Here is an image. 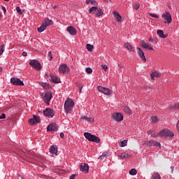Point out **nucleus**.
<instances>
[{"instance_id": "nucleus-33", "label": "nucleus", "mask_w": 179, "mask_h": 179, "mask_svg": "<svg viewBox=\"0 0 179 179\" xmlns=\"http://www.w3.org/2000/svg\"><path fill=\"white\" fill-rule=\"evenodd\" d=\"M127 142H128V141H127V140L120 141V143H119V146H120V148H124V146H127Z\"/></svg>"}, {"instance_id": "nucleus-50", "label": "nucleus", "mask_w": 179, "mask_h": 179, "mask_svg": "<svg viewBox=\"0 0 179 179\" xmlns=\"http://www.w3.org/2000/svg\"><path fill=\"white\" fill-rule=\"evenodd\" d=\"M1 9H2V10H3V12L4 15H5L6 13V8L4 6H2Z\"/></svg>"}, {"instance_id": "nucleus-5", "label": "nucleus", "mask_w": 179, "mask_h": 179, "mask_svg": "<svg viewBox=\"0 0 179 179\" xmlns=\"http://www.w3.org/2000/svg\"><path fill=\"white\" fill-rule=\"evenodd\" d=\"M43 96V101H45V104L49 105L50 101L52 99V92H48L42 94Z\"/></svg>"}, {"instance_id": "nucleus-35", "label": "nucleus", "mask_w": 179, "mask_h": 179, "mask_svg": "<svg viewBox=\"0 0 179 179\" xmlns=\"http://www.w3.org/2000/svg\"><path fill=\"white\" fill-rule=\"evenodd\" d=\"M40 85L43 89H48V87H50V84L47 83H41Z\"/></svg>"}, {"instance_id": "nucleus-37", "label": "nucleus", "mask_w": 179, "mask_h": 179, "mask_svg": "<svg viewBox=\"0 0 179 179\" xmlns=\"http://www.w3.org/2000/svg\"><path fill=\"white\" fill-rule=\"evenodd\" d=\"M138 171H136V169H132L131 170L129 171V174L131 176H136Z\"/></svg>"}, {"instance_id": "nucleus-4", "label": "nucleus", "mask_w": 179, "mask_h": 179, "mask_svg": "<svg viewBox=\"0 0 179 179\" xmlns=\"http://www.w3.org/2000/svg\"><path fill=\"white\" fill-rule=\"evenodd\" d=\"M29 65L36 69V71H41V64H40L37 60L32 59L29 62Z\"/></svg>"}, {"instance_id": "nucleus-29", "label": "nucleus", "mask_w": 179, "mask_h": 179, "mask_svg": "<svg viewBox=\"0 0 179 179\" xmlns=\"http://www.w3.org/2000/svg\"><path fill=\"white\" fill-rule=\"evenodd\" d=\"M160 74L157 71H155L151 74V78L153 80H155V78H159Z\"/></svg>"}, {"instance_id": "nucleus-45", "label": "nucleus", "mask_w": 179, "mask_h": 179, "mask_svg": "<svg viewBox=\"0 0 179 179\" xmlns=\"http://www.w3.org/2000/svg\"><path fill=\"white\" fill-rule=\"evenodd\" d=\"M101 68L103 69V71H105V72H107V69H108V67L106 64H102Z\"/></svg>"}, {"instance_id": "nucleus-8", "label": "nucleus", "mask_w": 179, "mask_h": 179, "mask_svg": "<svg viewBox=\"0 0 179 179\" xmlns=\"http://www.w3.org/2000/svg\"><path fill=\"white\" fill-rule=\"evenodd\" d=\"M10 83H13V85H16L17 86H24L23 81L20 80L19 78H12L10 79Z\"/></svg>"}, {"instance_id": "nucleus-18", "label": "nucleus", "mask_w": 179, "mask_h": 179, "mask_svg": "<svg viewBox=\"0 0 179 179\" xmlns=\"http://www.w3.org/2000/svg\"><path fill=\"white\" fill-rule=\"evenodd\" d=\"M141 44L143 48H146L147 50H150V51H153V48L149 45L145 41H141Z\"/></svg>"}, {"instance_id": "nucleus-62", "label": "nucleus", "mask_w": 179, "mask_h": 179, "mask_svg": "<svg viewBox=\"0 0 179 179\" xmlns=\"http://www.w3.org/2000/svg\"><path fill=\"white\" fill-rule=\"evenodd\" d=\"M105 2H108V0H104Z\"/></svg>"}, {"instance_id": "nucleus-40", "label": "nucleus", "mask_w": 179, "mask_h": 179, "mask_svg": "<svg viewBox=\"0 0 179 179\" xmlns=\"http://www.w3.org/2000/svg\"><path fill=\"white\" fill-rule=\"evenodd\" d=\"M77 86L79 90V93H82V89H83V85L82 84H78Z\"/></svg>"}, {"instance_id": "nucleus-42", "label": "nucleus", "mask_w": 179, "mask_h": 179, "mask_svg": "<svg viewBox=\"0 0 179 179\" xmlns=\"http://www.w3.org/2000/svg\"><path fill=\"white\" fill-rule=\"evenodd\" d=\"M149 15L152 17H155V19H159V15H157V14L150 13Z\"/></svg>"}, {"instance_id": "nucleus-2", "label": "nucleus", "mask_w": 179, "mask_h": 179, "mask_svg": "<svg viewBox=\"0 0 179 179\" xmlns=\"http://www.w3.org/2000/svg\"><path fill=\"white\" fill-rule=\"evenodd\" d=\"M159 136H160V138H173L174 133H173V131L164 129L159 132Z\"/></svg>"}, {"instance_id": "nucleus-63", "label": "nucleus", "mask_w": 179, "mask_h": 179, "mask_svg": "<svg viewBox=\"0 0 179 179\" xmlns=\"http://www.w3.org/2000/svg\"><path fill=\"white\" fill-rule=\"evenodd\" d=\"M0 16H1V14H0Z\"/></svg>"}, {"instance_id": "nucleus-53", "label": "nucleus", "mask_w": 179, "mask_h": 179, "mask_svg": "<svg viewBox=\"0 0 179 179\" xmlns=\"http://www.w3.org/2000/svg\"><path fill=\"white\" fill-rule=\"evenodd\" d=\"M22 56H23V57H27V52H22Z\"/></svg>"}, {"instance_id": "nucleus-59", "label": "nucleus", "mask_w": 179, "mask_h": 179, "mask_svg": "<svg viewBox=\"0 0 179 179\" xmlns=\"http://www.w3.org/2000/svg\"><path fill=\"white\" fill-rule=\"evenodd\" d=\"M149 41H153V38L150 37V38H149Z\"/></svg>"}, {"instance_id": "nucleus-60", "label": "nucleus", "mask_w": 179, "mask_h": 179, "mask_svg": "<svg viewBox=\"0 0 179 179\" xmlns=\"http://www.w3.org/2000/svg\"><path fill=\"white\" fill-rule=\"evenodd\" d=\"M45 78H48V75L45 74Z\"/></svg>"}, {"instance_id": "nucleus-31", "label": "nucleus", "mask_w": 179, "mask_h": 179, "mask_svg": "<svg viewBox=\"0 0 179 179\" xmlns=\"http://www.w3.org/2000/svg\"><path fill=\"white\" fill-rule=\"evenodd\" d=\"M96 16L97 17H100V16H103V10H101V8H97L96 10Z\"/></svg>"}, {"instance_id": "nucleus-14", "label": "nucleus", "mask_w": 179, "mask_h": 179, "mask_svg": "<svg viewBox=\"0 0 179 179\" xmlns=\"http://www.w3.org/2000/svg\"><path fill=\"white\" fill-rule=\"evenodd\" d=\"M50 153L51 155H55V156H57L58 155V148L57 145H51L50 148Z\"/></svg>"}, {"instance_id": "nucleus-9", "label": "nucleus", "mask_w": 179, "mask_h": 179, "mask_svg": "<svg viewBox=\"0 0 179 179\" xmlns=\"http://www.w3.org/2000/svg\"><path fill=\"white\" fill-rule=\"evenodd\" d=\"M33 117V118L29 119L28 121L29 125H36V122L38 123L41 121L40 117L37 115H34Z\"/></svg>"}, {"instance_id": "nucleus-6", "label": "nucleus", "mask_w": 179, "mask_h": 179, "mask_svg": "<svg viewBox=\"0 0 179 179\" xmlns=\"http://www.w3.org/2000/svg\"><path fill=\"white\" fill-rule=\"evenodd\" d=\"M97 89L99 92H100L101 93H103V94H106L107 96H110L113 94V92L111 91V90L108 88H106L101 86H98Z\"/></svg>"}, {"instance_id": "nucleus-55", "label": "nucleus", "mask_w": 179, "mask_h": 179, "mask_svg": "<svg viewBox=\"0 0 179 179\" xmlns=\"http://www.w3.org/2000/svg\"><path fill=\"white\" fill-rule=\"evenodd\" d=\"M76 175H73L70 177L69 179H75Z\"/></svg>"}, {"instance_id": "nucleus-23", "label": "nucleus", "mask_w": 179, "mask_h": 179, "mask_svg": "<svg viewBox=\"0 0 179 179\" xmlns=\"http://www.w3.org/2000/svg\"><path fill=\"white\" fill-rule=\"evenodd\" d=\"M129 155L127 152H122L118 155V158L124 160V159H128Z\"/></svg>"}, {"instance_id": "nucleus-56", "label": "nucleus", "mask_w": 179, "mask_h": 179, "mask_svg": "<svg viewBox=\"0 0 179 179\" xmlns=\"http://www.w3.org/2000/svg\"><path fill=\"white\" fill-rule=\"evenodd\" d=\"M90 2H92V1H91V0H87V1H86V3H87V5H88V3H90Z\"/></svg>"}, {"instance_id": "nucleus-41", "label": "nucleus", "mask_w": 179, "mask_h": 179, "mask_svg": "<svg viewBox=\"0 0 179 179\" xmlns=\"http://www.w3.org/2000/svg\"><path fill=\"white\" fill-rule=\"evenodd\" d=\"M16 10H17V13H20V15L23 14V11H22V9H20V7H19V6L16 7Z\"/></svg>"}, {"instance_id": "nucleus-7", "label": "nucleus", "mask_w": 179, "mask_h": 179, "mask_svg": "<svg viewBox=\"0 0 179 179\" xmlns=\"http://www.w3.org/2000/svg\"><path fill=\"white\" fill-rule=\"evenodd\" d=\"M59 73H68L69 72V68H68L66 64H62L59 67Z\"/></svg>"}, {"instance_id": "nucleus-22", "label": "nucleus", "mask_w": 179, "mask_h": 179, "mask_svg": "<svg viewBox=\"0 0 179 179\" xmlns=\"http://www.w3.org/2000/svg\"><path fill=\"white\" fill-rule=\"evenodd\" d=\"M113 13L116 19V22H121V20H122V17H121V15H120L118 12L113 11Z\"/></svg>"}, {"instance_id": "nucleus-38", "label": "nucleus", "mask_w": 179, "mask_h": 179, "mask_svg": "<svg viewBox=\"0 0 179 179\" xmlns=\"http://www.w3.org/2000/svg\"><path fill=\"white\" fill-rule=\"evenodd\" d=\"M94 46L90 44H87L86 48L88 51H92Z\"/></svg>"}, {"instance_id": "nucleus-58", "label": "nucleus", "mask_w": 179, "mask_h": 179, "mask_svg": "<svg viewBox=\"0 0 179 179\" xmlns=\"http://www.w3.org/2000/svg\"><path fill=\"white\" fill-rule=\"evenodd\" d=\"M148 134H149L150 135H152V134H153V132H152V131H148Z\"/></svg>"}, {"instance_id": "nucleus-12", "label": "nucleus", "mask_w": 179, "mask_h": 179, "mask_svg": "<svg viewBox=\"0 0 179 179\" xmlns=\"http://www.w3.org/2000/svg\"><path fill=\"white\" fill-rule=\"evenodd\" d=\"M113 119L115 121L121 122L124 120V115L122 113H115L113 115Z\"/></svg>"}, {"instance_id": "nucleus-52", "label": "nucleus", "mask_w": 179, "mask_h": 179, "mask_svg": "<svg viewBox=\"0 0 179 179\" xmlns=\"http://www.w3.org/2000/svg\"><path fill=\"white\" fill-rule=\"evenodd\" d=\"M64 136H65V135L64 134V133H60V138L64 139Z\"/></svg>"}, {"instance_id": "nucleus-20", "label": "nucleus", "mask_w": 179, "mask_h": 179, "mask_svg": "<svg viewBox=\"0 0 179 179\" xmlns=\"http://www.w3.org/2000/svg\"><path fill=\"white\" fill-rule=\"evenodd\" d=\"M67 31L71 35L75 36L76 34V29L75 27L70 26L67 27Z\"/></svg>"}, {"instance_id": "nucleus-26", "label": "nucleus", "mask_w": 179, "mask_h": 179, "mask_svg": "<svg viewBox=\"0 0 179 179\" xmlns=\"http://www.w3.org/2000/svg\"><path fill=\"white\" fill-rule=\"evenodd\" d=\"M151 179H162V176H160L159 173L155 172L152 175Z\"/></svg>"}, {"instance_id": "nucleus-32", "label": "nucleus", "mask_w": 179, "mask_h": 179, "mask_svg": "<svg viewBox=\"0 0 179 179\" xmlns=\"http://www.w3.org/2000/svg\"><path fill=\"white\" fill-rule=\"evenodd\" d=\"M98 8L99 7H97V6H94V7L90 8L88 10L89 13H93V12H97V8Z\"/></svg>"}, {"instance_id": "nucleus-34", "label": "nucleus", "mask_w": 179, "mask_h": 179, "mask_svg": "<svg viewBox=\"0 0 179 179\" xmlns=\"http://www.w3.org/2000/svg\"><path fill=\"white\" fill-rule=\"evenodd\" d=\"M107 156H108V152H103L99 157L101 160H104V159L107 158Z\"/></svg>"}, {"instance_id": "nucleus-39", "label": "nucleus", "mask_w": 179, "mask_h": 179, "mask_svg": "<svg viewBox=\"0 0 179 179\" xmlns=\"http://www.w3.org/2000/svg\"><path fill=\"white\" fill-rule=\"evenodd\" d=\"M139 6H141V5L138 3H134V9H135L136 10H138L139 9Z\"/></svg>"}, {"instance_id": "nucleus-30", "label": "nucleus", "mask_w": 179, "mask_h": 179, "mask_svg": "<svg viewBox=\"0 0 179 179\" xmlns=\"http://www.w3.org/2000/svg\"><path fill=\"white\" fill-rule=\"evenodd\" d=\"M124 48H127L129 51H132L134 47L129 43H124Z\"/></svg>"}, {"instance_id": "nucleus-19", "label": "nucleus", "mask_w": 179, "mask_h": 179, "mask_svg": "<svg viewBox=\"0 0 179 179\" xmlns=\"http://www.w3.org/2000/svg\"><path fill=\"white\" fill-rule=\"evenodd\" d=\"M46 27H48V26H51L52 24H54V22L52 20L45 18L42 22Z\"/></svg>"}, {"instance_id": "nucleus-51", "label": "nucleus", "mask_w": 179, "mask_h": 179, "mask_svg": "<svg viewBox=\"0 0 179 179\" xmlns=\"http://www.w3.org/2000/svg\"><path fill=\"white\" fill-rule=\"evenodd\" d=\"M91 5H97V1H91Z\"/></svg>"}, {"instance_id": "nucleus-10", "label": "nucleus", "mask_w": 179, "mask_h": 179, "mask_svg": "<svg viewBox=\"0 0 179 179\" xmlns=\"http://www.w3.org/2000/svg\"><path fill=\"white\" fill-rule=\"evenodd\" d=\"M162 17H163V19H165V20H166L164 22V23H168V24L171 23L172 18H171V15L170 14V13L166 11L162 15Z\"/></svg>"}, {"instance_id": "nucleus-24", "label": "nucleus", "mask_w": 179, "mask_h": 179, "mask_svg": "<svg viewBox=\"0 0 179 179\" xmlns=\"http://www.w3.org/2000/svg\"><path fill=\"white\" fill-rule=\"evenodd\" d=\"M157 34L161 38H166L167 37V36L164 34L163 30H157Z\"/></svg>"}, {"instance_id": "nucleus-21", "label": "nucleus", "mask_w": 179, "mask_h": 179, "mask_svg": "<svg viewBox=\"0 0 179 179\" xmlns=\"http://www.w3.org/2000/svg\"><path fill=\"white\" fill-rule=\"evenodd\" d=\"M53 83H61V80L58 78L56 76H50V78L49 79Z\"/></svg>"}, {"instance_id": "nucleus-28", "label": "nucleus", "mask_w": 179, "mask_h": 179, "mask_svg": "<svg viewBox=\"0 0 179 179\" xmlns=\"http://www.w3.org/2000/svg\"><path fill=\"white\" fill-rule=\"evenodd\" d=\"M45 29H47V27L42 23L41 26L40 27H38V31L39 33H43V31H44Z\"/></svg>"}, {"instance_id": "nucleus-25", "label": "nucleus", "mask_w": 179, "mask_h": 179, "mask_svg": "<svg viewBox=\"0 0 179 179\" xmlns=\"http://www.w3.org/2000/svg\"><path fill=\"white\" fill-rule=\"evenodd\" d=\"M80 120H85V121H87V122H94V119H93L92 117H89L87 116H83L80 118Z\"/></svg>"}, {"instance_id": "nucleus-57", "label": "nucleus", "mask_w": 179, "mask_h": 179, "mask_svg": "<svg viewBox=\"0 0 179 179\" xmlns=\"http://www.w3.org/2000/svg\"><path fill=\"white\" fill-rule=\"evenodd\" d=\"M118 67L120 68V69H122V68H124V66L121 64H118Z\"/></svg>"}, {"instance_id": "nucleus-16", "label": "nucleus", "mask_w": 179, "mask_h": 179, "mask_svg": "<svg viewBox=\"0 0 179 179\" xmlns=\"http://www.w3.org/2000/svg\"><path fill=\"white\" fill-rule=\"evenodd\" d=\"M48 131L51 132L52 131H57L58 128L57 127V124L52 123L48 126Z\"/></svg>"}, {"instance_id": "nucleus-47", "label": "nucleus", "mask_w": 179, "mask_h": 179, "mask_svg": "<svg viewBox=\"0 0 179 179\" xmlns=\"http://www.w3.org/2000/svg\"><path fill=\"white\" fill-rule=\"evenodd\" d=\"M6 118V115H5V113L0 115V120H5Z\"/></svg>"}, {"instance_id": "nucleus-46", "label": "nucleus", "mask_w": 179, "mask_h": 179, "mask_svg": "<svg viewBox=\"0 0 179 179\" xmlns=\"http://www.w3.org/2000/svg\"><path fill=\"white\" fill-rule=\"evenodd\" d=\"M151 121L152 122H157V117L156 116H153L151 117Z\"/></svg>"}, {"instance_id": "nucleus-43", "label": "nucleus", "mask_w": 179, "mask_h": 179, "mask_svg": "<svg viewBox=\"0 0 179 179\" xmlns=\"http://www.w3.org/2000/svg\"><path fill=\"white\" fill-rule=\"evenodd\" d=\"M5 48V45H1L0 46V55H2L3 54V48Z\"/></svg>"}, {"instance_id": "nucleus-15", "label": "nucleus", "mask_w": 179, "mask_h": 179, "mask_svg": "<svg viewBox=\"0 0 179 179\" xmlns=\"http://www.w3.org/2000/svg\"><path fill=\"white\" fill-rule=\"evenodd\" d=\"M137 50H138V54L141 59L144 62H146V57H145V53L143 52V50L141 49V48H137Z\"/></svg>"}, {"instance_id": "nucleus-54", "label": "nucleus", "mask_w": 179, "mask_h": 179, "mask_svg": "<svg viewBox=\"0 0 179 179\" xmlns=\"http://www.w3.org/2000/svg\"><path fill=\"white\" fill-rule=\"evenodd\" d=\"M177 130L179 131V120L178 121V123L176 124Z\"/></svg>"}, {"instance_id": "nucleus-17", "label": "nucleus", "mask_w": 179, "mask_h": 179, "mask_svg": "<svg viewBox=\"0 0 179 179\" xmlns=\"http://www.w3.org/2000/svg\"><path fill=\"white\" fill-rule=\"evenodd\" d=\"M80 169V171L89 173V165L87 164H85V163L81 164Z\"/></svg>"}, {"instance_id": "nucleus-48", "label": "nucleus", "mask_w": 179, "mask_h": 179, "mask_svg": "<svg viewBox=\"0 0 179 179\" xmlns=\"http://www.w3.org/2000/svg\"><path fill=\"white\" fill-rule=\"evenodd\" d=\"M157 136H159V133H154L152 134V138H157Z\"/></svg>"}, {"instance_id": "nucleus-44", "label": "nucleus", "mask_w": 179, "mask_h": 179, "mask_svg": "<svg viewBox=\"0 0 179 179\" xmlns=\"http://www.w3.org/2000/svg\"><path fill=\"white\" fill-rule=\"evenodd\" d=\"M86 72H87V73H93V70L92 69V68L87 67L86 69Z\"/></svg>"}, {"instance_id": "nucleus-27", "label": "nucleus", "mask_w": 179, "mask_h": 179, "mask_svg": "<svg viewBox=\"0 0 179 179\" xmlns=\"http://www.w3.org/2000/svg\"><path fill=\"white\" fill-rule=\"evenodd\" d=\"M171 110H179V103L169 105Z\"/></svg>"}, {"instance_id": "nucleus-1", "label": "nucleus", "mask_w": 179, "mask_h": 179, "mask_svg": "<svg viewBox=\"0 0 179 179\" xmlns=\"http://www.w3.org/2000/svg\"><path fill=\"white\" fill-rule=\"evenodd\" d=\"M73 106H75V103L72 99H68L64 103V110L66 114L71 113L72 110H73Z\"/></svg>"}, {"instance_id": "nucleus-11", "label": "nucleus", "mask_w": 179, "mask_h": 179, "mask_svg": "<svg viewBox=\"0 0 179 179\" xmlns=\"http://www.w3.org/2000/svg\"><path fill=\"white\" fill-rule=\"evenodd\" d=\"M44 115L45 117H48L49 118H52L54 117V110L51 108H46L45 110L43 111Z\"/></svg>"}, {"instance_id": "nucleus-49", "label": "nucleus", "mask_w": 179, "mask_h": 179, "mask_svg": "<svg viewBox=\"0 0 179 179\" xmlns=\"http://www.w3.org/2000/svg\"><path fill=\"white\" fill-rule=\"evenodd\" d=\"M49 58H50V61H51V59H52V53L51 52V51H50L48 54Z\"/></svg>"}, {"instance_id": "nucleus-61", "label": "nucleus", "mask_w": 179, "mask_h": 179, "mask_svg": "<svg viewBox=\"0 0 179 179\" xmlns=\"http://www.w3.org/2000/svg\"><path fill=\"white\" fill-rule=\"evenodd\" d=\"M0 72H2V68L0 66Z\"/></svg>"}, {"instance_id": "nucleus-3", "label": "nucleus", "mask_w": 179, "mask_h": 179, "mask_svg": "<svg viewBox=\"0 0 179 179\" xmlns=\"http://www.w3.org/2000/svg\"><path fill=\"white\" fill-rule=\"evenodd\" d=\"M84 136L90 142H95V143H100V138L89 132L84 133Z\"/></svg>"}, {"instance_id": "nucleus-36", "label": "nucleus", "mask_w": 179, "mask_h": 179, "mask_svg": "<svg viewBox=\"0 0 179 179\" xmlns=\"http://www.w3.org/2000/svg\"><path fill=\"white\" fill-rule=\"evenodd\" d=\"M124 113H127V114H132V111H131V109H129V108L125 106L123 108Z\"/></svg>"}, {"instance_id": "nucleus-13", "label": "nucleus", "mask_w": 179, "mask_h": 179, "mask_svg": "<svg viewBox=\"0 0 179 179\" xmlns=\"http://www.w3.org/2000/svg\"><path fill=\"white\" fill-rule=\"evenodd\" d=\"M148 146H156L157 148H161L162 145L160 143L155 141V140H150L147 141Z\"/></svg>"}]
</instances>
